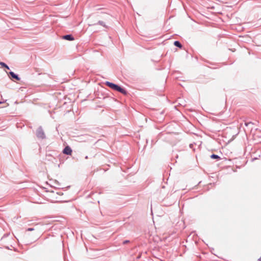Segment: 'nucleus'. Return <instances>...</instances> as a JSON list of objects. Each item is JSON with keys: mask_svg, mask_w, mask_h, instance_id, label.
Returning a JSON list of instances; mask_svg holds the SVG:
<instances>
[{"mask_svg": "<svg viewBox=\"0 0 261 261\" xmlns=\"http://www.w3.org/2000/svg\"><path fill=\"white\" fill-rule=\"evenodd\" d=\"M36 136L39 140H43L46 138V135L41 126H39L36 129Z\"/></svg>", "mask_w": 261, "mask_h": 261, "instance_id": "f257e3e1", "label": "nucleus"}, {"mask_svg": "<svg viewBox=\"0 0 261 261\" xmlns=\"http://www.w3.org/2000/svg\"><path fill=\"white\" fill-rule=\"evenodd\" d=\"M112 89L116 91L119 92L124 95H127L128 93L127 90L124 88L116 84Z\"/></svg>", "mask_w": 261, "mask_h": 261, "instance_id": "f03ea898", "label": "nucleus"}, {"mask_svg": "<svg viewBox=\"0 0 261 261\" xmlns=\"http://www.w3.org/2000/svg\"><path fill=\"white\" fill-rule=\"evenodd\" d=\"M7 73L8 75L9 76V78L13 81H20V77H19V75L14 73L13 71H10L9 72H7Z\"/></svg>", "mask_w": 261, "mask_h": 261, "instance_id": "7ed1b4c3", "label": "nucleus"}, {"mask_svg": "<svg viewBox=\"0 0 261 261\" xmlns=\"http://www.w3.org/2000/svg\"><path fill=\"white\" fill-rule=\"evenodd\" d=\"M72 152L71 148L68 145L65 146L62 151L63 153L66 155H71Z\"/></svg>", "mask_w": 261, "mask_h": 261, "instance_id": "20e7f679", "label": "nucleus"}, {"mask_svg": "<svg viewBox=\"0 0 261 261\" xmlns=\"http://www.w3.org/2000/svg\"><path fill=\"white\" fill-rule=\"evenodd\" d=\"M62 39L68 41H73L74 40V38L71 34H67L62 36Z\"/></svg>", "mask_w": 261, "mask_h": 261, "instance_id": "39448f33", "label": "nucleus"}, {"mask_svg": "<svg viewBox=\"0 0 261 261\" xmlns=\"http://www.w3.org/2000/svg\"><path fill=\"white\" fill-rule=\"evenodd\" d=\"M105 84L106 86H107L108 87H109V88H110L112 89L113 88V87H114V85H115V83H112V82H110L109 81H106Z\"/></svg>", "mask_w": 261, "mask_h": 261, "instance_id": "423d86ee", "label": "nucleus"}, {"mask_svg": "<svg viewBox=\"0 0 261 261\" xmlns=\"http://www.w3.org/2000/svg\"><path fill=\"white\" fill-rule=\"evenodd\" d=\"M173 44L174 46H175L176 47H177L179 48H182V45L181 44V43L179 41H175L173 43Z\"/></svg>", "mask_w": 261, "mask_h": 261, "instance_id": "0eeeda50", "label": "nucleus"}, {"mask_svg": "<svg viewBox=\"0 0 261 261\" xmlns=\"http://www.w3.org/2000/svg\"><path fill=\"white\" fill-rule=\"evenodd\" d=\"M210 157L212 159L216 160L217 161H218L221 159L220 156L215 154H212V155H211Z\"/></svg>", "mask_w": 261, "mask_h": 261, "instance_id": "6e6552de", "label": "nucleus"}, {"mask_svg": "<svg viewBox=\"0 0 261 261\" xmlns=\"http://www.w3.org/2000/svg\"><path fill=\"white\" fill-rule=\"evenodd\" d=\"M0 65L2 67L5 68L6 69H8V70L10 69V67H9V66L4 62H0Z\"/></svg>", "mask_w": 261, "mask_h": 261, "instance_id": "1a4fd4ad", "label": "nucleus"}, {"mask_svg": "<svg viewBox=\"0 0 261 261\" xmlns=\"http://www.w3.org/2000/svg\"><path fill=\"white\" fill-rule=\"evenodd\" d=\"M95 24H99V25H101L106 28L108 27L107 25H106L105 23L103 21H101V20H99L97 22V23H96Z\"/></svg>", "mask_w": 261, "mask_h": 261, "instance_id": "9d476101", "label": "nucleus"}, {"mask_svg": "<svg viewBox=\"0 0 261 261\" xmlns=\"http://www.w3.org/2000/svg\"><path fill=\"white\" fill-rule=\"evenodd\" d=\"M9 234H5L1 239V241H3L6 237H8Z\"/></svg>", "mask_w": 261, "mask_h": 261, "instance_id": "9b49d317", "label": "nucleus"}, {"mask_svg": "<svg viewBox=\"0 0 261 261\" xmlns=\"http://www.w3.org/2000/svg\"><path fill=\"white\" fill-rule=\"evenodd\" d=\"M253 124V123H252V122H245V125L246 126H248V125H249V124Z\"/></svg>", "mask_w": 261, "mask_h": 261, "instance_id": "f8f14e48", "label": "nucleus"}, {"mask_svg": "<svg viewBox=\"0 0 261 261\" xmlns=\"http://www.w3.org/2000/svg\"><path fill=\"white\" fill-rule=\"evenodd\" d=\"M34 230V228H33V227H30V228H28L27 229V231H33Z\"/></svg>", "mask_w": 261, "mask_h": 261, "instance_id": "ddd939ff", "label": "nucleus"}, {"mask_svg": "<svg viewBox=\"0 0 261 261\" xmlns=\"http://www.w3.org/2000/svg\"><path fill=\"white\" fill-rule=\"evenodd\" d=\"M129 240H125V241H124L123 242V244H124H124H127V243H129Z\"/></svg>", "mask_w": 261, "mask_h": 261, "instance_id": "4468645a", "label": "nucleus"}, {"mask_svg": "<svg viewBox=\"0 0 261 261\" xmlns=\"http://www.w3.org/2000/svg\"><path fill=\"white\" fill-rule=\"evenodd\" d=\"M257 261H261V256L257 259Z\"/></svg>", "mask_w": 261, "mask_h": 261, "instance_id": "2eb2a0df", "label": "nucleus"}, {"mask_svg": "<svg viewBox=\"0 0 261 261\" xmlns=\"http://www.w3.org/2000/svg\"><path fill=\"white\" fill-rule=\"evenodd\" d=\"M5 248H6L7 249H10V248H9V247L8 246H6Z\"/></svg>", "mask_w": 261, "mask_h": 261, "instance_id": "dca6fc26", "label": "nucleus"}, {"mask_svg": "<svg viewBox=\"0 0 261 261\" xmlns=\"http://www.w3.org/2000/svg\"><path fill=\"white\" fill-rule=\"evenodd\" d=\"M85 159H88V156L87 155H86L85 157Z\"/></svg>", "mask_w": 261, "mask_h": 261, "instance_id": "f3484780", "label": "nucleus"}, {"mask_svg": "<svg viewBox=\"0 0 261 261\" xmlns=\"http://www.w3.org/2000/svg\"><path fill=\"white\" fill-rule=\"evenodd\" d=\"M4 103L3 101H0V104Z\"/></svg>", "mask_w": 261, "mask_h": 261, "instance_id": "a211bd4d", "label": "nucleus"}]
</instances>
